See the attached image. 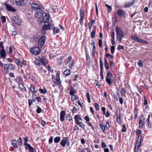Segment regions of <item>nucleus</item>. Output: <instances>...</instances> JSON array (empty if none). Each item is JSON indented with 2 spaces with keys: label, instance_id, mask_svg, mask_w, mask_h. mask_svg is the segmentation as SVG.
Instances as JSON below:
<instances>
[{
  "label": "nucleus",
  "instance_id": "nucleus-1",
  "mask_svg": "<svg viewBox=\"0 0 152 152\" xmlns=\"http://www.w3.org/2000/svg\"><path fill=\"white\" fill-rule=\"evenodd\" d=\"M31 7L32 10L36 11L34 15L35 17L38 16V14H41V12L44 9V6L39 2H33L31 4Z\"/></svg>",
  "mask_w": 152,
  "mask_h": 152
},
{
  "label": "nucleus",
  "instance_id": "nucleus-2",
  "mask_svg": "<svg viewBox=\"0 0 152 152\" xmlns=\"http://www.w3.org/2000/svg\"><path fill=\"white\" fill-rule=\"evenodd\" d=\"M116 31L117 38L119 41L121 42L122 38L124 37V35L122 33V30L119 27L117 26L116 28Z\"/></svg>",
  "mask_w": 152,
  "mask_h": 152
},
{
  "label": "nucleus",
  "instance_id": "nucleus-3",
  "mask_svg": "<svg viewBox=\"0 0 152 152\" xmlns=\"http://www.w3.org/2000/svg\"><path fill=\"white\" fill-rule=\"evenodd\" d=\"M44 10L42 11L41 12V14H39L36 16L35 18L40 19L42 17V19H50V15L48 13L44 12L43 13Z\"/></svg>",
  "mask_w": 152,
  "mask_h": 152
},
{
  "label": "nucleus",
  "instance_id": "nucleus-4",
  "mask_svg": "<svg viewBox=\"0 0 152 152\" xmlns=\"http://www.w3.org/2000/svg\"><path fill=\"white\" fill-rule=\"evenodd\" d=\"M112 77L113 75L111 71L109 70L108 71L106 76V81L109 85L112 84L111 78Z\"/></svg>",
  "mask_w": 152,
  "mask_h": 152
},
{
  "label": "nucleus",
  "instance_id": "nucleus-5",
  "mask_svg": "<svg viewBox=\"0 0 152 152\" xmlns=\"http://www.w3.org/2000/svg\"><path fill=\"white\" fill-rule=\"evenodd\" d=\"M15 68L14 65L11 64H5L4 65V72L6 74L8 69L13 70Z\"/></svg>",
  "mask_w": 152,
  "mask_h": 152
},
{
  "label": "nucleus",
  "instance_id": "nucleus-6",
  "mask_svg": "<svg viewBox=\"0 0 152 152\" xmlns=\"http://www.w3.org/2000/svg\"><path fill=\"white\" fill-rule=\"evenodd\" d=\"M60 144L63 147H64L65 145L69 146L70 145L69 139L67 137H65L61 140Z\"/></svg>",
  "mask_w": 152,
  "mask_h": 152
},
{
  "label": "nucleus",
  "instance_id": "nucleus-7",
  "mask_svg": "<svg viewBox=\"0 0 152 152\" xmlns=\"http://www.w3.org/2000/svg\"><path fill=\"white\" fill-rule=\"evenodd\" d=\"M138 142L136 144L135 146L134 152H137L139 149V147L141 145V142L142 141V137L141 136H138Z\"/></svg>",
  "mask_w": 152,
  "mask_h": 152
},
{
  "label": "nucleus",
  "instance_id": "nucleus-8",
  "mask_svg": "<svg viewBox=\"0 0 152 152\" xmlns=\"http://www.w3.org/2000/svg\"><path fill=\"white\" fill-rule=\"evenodd\" d=\"M30 51L31 53L35 55H37L40 53V50L39 47H35L31 48Z\"/></svg>",
  "mask_w": 152,
  "mask_h": 152
},
{
  "label": "nucleus",
  "instance_id": "nucleus-9",
  "mask_svg": "<svg viewBox=\"0 0 152 152\" xmlns=\"http://www.w3.org/2000/svg\"><path fill=\"white\" fill-rule=\"evenodd\" d=\"M45 41V38L44 36H42L39 39L38 43V45L41 48L44 45Z\"/></svg>",
  "mask_w": 152,
  "mask_h": 152
},
{
  "label": "nucleus",
  "instance_id": "nucleus-10",
  "mask_svg": "<svg viewBox=\"0 0 152 152\" xmlns=\"http://www.w3.org/2000/svg\"><path fill=\"white\" fill-rule=\"evenodd\" d=\"M16 4L18 6H23L26 5V3L23 0H15Z\"/></svg>",
  "mask_w": 152,
  "mask_h": 152
},
{
  "label": "nucleus",
  "instance_id": "nucleus-11",
  "mask_svg": "<svg viewBox=\"0 0 152 152\" xmlns=\"http://www.w3.org/2000/svg\"><path fill=\"white\" fill-rule=\"evenodd\" d=\"M117 13L118 16L122 17H124L125 15V11L122 9H118L117 12Z\"/></svg>",
  "mask_w": 152,
  "mask_h": 152
},
{
  "label": "nucleus",
  "instance_id": "nucleus-12",
  "mask_svg": "<svg viewBox=\"0 0 152 152\" xmlns=\"http://www.w3.org/2000/svg\"><path fill=\"white\" fill-rule=\"evenodd\" d=\"M4 5L5 6L7 10L8 11L15 12L16 10L15 9L12 7V6L8 5L6 3H4Z\"/></svg>",
  "mask_w": 152,
  "mask_h": 152
},
{
  "label": "nucleus",
  "instance_id": "nucleus-13",
  "mask_svg": "<svg viewBox=\"0 0 152 152\" xmlns=\"http://www.w3.org/2000/svg\"><path fill=\"white\" fill-rule=\"evenodd\" d=\"M51 27L50 24L49 23L48 24H45L42 26V31H45L46 30H49Z\"/></svg>",
  "mask_w": 152,
  "mask_h": 152
},
{
  "label": "nucleus",
  "instance_id": "nucleus-14",
  "mask_svg": "<svg viewBox=\"0 0 152 152\" xmlns=\"http://www.w3.org/2000/svg\"><path fill=\"white\" fill-rule=\"evenodd\" d=\"M25 146V149H28L29 152H34V149L29 144H26Z\"/></svg>",
  "mask_w": 152,
  "mask_h": 152
},
{
  "label": "nucleus",
  "instance_id": "nucleus-15",
  "mask_svg": "<svg viewBox=\"0 0 152 152\" xmlns=\"http://www.w3.org/2000/svg\"><path fill=\"white\" fill-rule=\"evenodd\" d=\"M21 21V20H12L11 22L13 24H15L16 25L20 26Z\"/></svg>",
  "mask_w": 152,
  "mask_h": 152
},
{
  "label": "nucleus",
  "instance_id": "nucleus-16",
  "mask_svg": "<svg viewBox=\"0 0 152 152\" xmlns=\"http://www.w3.org/2000/svg\"><path fill=\"white\" fill-rule=\"evenodd\" d=\"M75 123L76 124H78V122H80L79 120L82 121V118L79 115H77L75 116Z\"/></svg>",
  "mask_w": 152,
  "mask_h": 152
},
{
  "label": "nucleus",
  "instance_id": "nucleus-17",
  "mask_svg": "<svg viewBox=\"0 0 152 152\" xmlns=\"http://www.w3.org/2000/svg\"><path fill=\"white\" fill-rule=\"evenodd\" d=\"M66 115V112L64 110L61 111L60 113V119L61 121H63L64 120V116Z\"/></svg>",
  "mask_w": 152,
  "mask_h": 152
},
{
  "label": "nucleus",
  "instance_id": "nucleus-18",
  "mask_svg": "<svg viewBox=\"0 0 152 152\" xmlns=\"http://www.w3.org/2000/svg\"><path fill=\"white\" fill-rule=\"evenodd\" d=\"M0 58H3L5 59V57L6 56L5 52L4 49L1 50L0 51Z\"/></svg>",
  "mask_w": 152,
  "mask_h": 152
},
{
  "label": "nucleus",
  "instance_id": "nucleus-19",
  "mask_svg": "<svg viewBox=\"0 0 152 152\" xmlns=\"http://www.w3.org/2000/svg\"><path fill=\"white\" fill-rule=\"evenodd\" d=\"M84 13L83 9L82 7L80 8V19H83L84 15Z\"/></svg>",
  "mask_w": 152,
  "mask_h": 152
},
{
  "label": "nucleus",
  "instance_id": "nucleus-20",
  "mask_svg": "<svg viewBox=\"0 0 152 152\" xmlns=\"http://www.w3.org/2000/svg\"><path fill=\"white\" fill-rule=\"evenodd\" d=\"M144 124V121L140 119L139 125V127L140 128H142Z\"/></svg>",
  "mask_w": 152,
  "mask_h": 152
},
{
  "label": "nucleus",
  "instance_id": "nucleus-21",
  "mask_svg": "<svg viewBox=\"0 0 152 152\" xmlns=\"http://www.w3.org/2000/svg\"><path fill=\"white\" fill-rule=\"evenodd\" d=\"M116 116L117 118V121L118 122L119 124H121V115L120 114H118L117 113Z\"/></svg>",
  "mask_w": 152,
  "mask_h": 152
},
{
  "label": "nucleus",
  "instance_id": "nucleus-22",
  "mask_svg": "<svg viewBox=\"0 0 152 152\" xmlns=\"http://www.w3.org/2000/svg\"><path fill=\"white\" fill-rule=\"evenodd\" d=\"M19 87L21 91H24L26 92V88L23 86L22 83H20L18 84Z\"/></svg>",
  "mask_w": 152,
  "mask_h": 152
},
{
  "label": "nucleus",
  "instance_id": "nucleus-23",
  "mask_svg": "<svg viewBox=\"0 0 152 152\" xmlns=\"http://www.w3.org/2000/svg\"><path fill=\"white\" fill-rule=\"evenodd\" d=\"M133 5V1L132 2H127L125 3L124 7H125L127 8L131 7Z\"/></svg>",
  "mask_w": 152,
  "mask_h": 152
},
{
  "label": "nucleus",
  "instance_id": "nucleus-24",
  "mask_svg": "<svg viewBox=\"0 0 152 152\" xmlns=\"http://www.w3.org/2000/svg\"><path fill=\"white\" fill-rule=\"evenodd\" d=\"M35 87H34V86L33 84H31V86L30 87V90L32 92H33V93H32V95H33L32 97H33V95L34 94V91H35V92H36V91H35Z\"/></svg>",
  "mask_w": 152,
  "mask_h": 152
},
{
  "label": "nucleus",
  "instance_id": "nucleus-25",
  "mask_svg": "<svg viewBox=\"0 0 152 152\" xmlns=\"http://www.w3.org/2000/svg\"><path fill=\"white\" fill-rule=\"evenodd\" d=\"M150 115H149L148 116V118L146 119V121L147 122V125L149 128H150L151 127V124L150 123Z\"/></svg>",
  "mask_w": 152,
  "mask_h": 152
},
{
  "label": "nucleus",
  "instance_id": "nucleus-26",
  "mask_svg": "<svg viewBox=\"0 0 152 152\" xmlns=\"http://www.w3.org/2000/svg\"><path fill=\"white\" fill-rule=\"evenodd\" d=\"M11 144L12 145L14 148H16L18 147V145L16 143V141L15 140H12Z\"/></svg>",
  "mask_w": 152,
  "mask_h": 152
},
{
  "label": "nucleus",
  "instance_id": "nucleus-27",
  "mask_svg": "<svg viewBox=\"0 0 152 152\" xmlns=\"http://www.w3.org/2000/svg\"><path fill=\"white\" fill-rule=\"evenodd\" d=\"M41 61L42 64L45 66L48 64V61L46 59L42 58L41 59Z\"/></svg>",
  "mask_w": 152,
  "mask_h": 152
},
{
  "label": "nucleus",
  "instance_id": "nucleus-28",
  "mask_svg": "<svg viewBox=\"0 0 152 152\" xmlns=\"http://www.w3.org/2000/svg\"><path fill=\"white\" fill-rule=\"evenodd\" d=\"M64 74L66 76H68L70 74V70L69 69H67L64 72Z\"/></svg>",
  "mask_w": 152,
  "mask_h": 152
},
{
  "label": "nucleus",
  "instance_id": "nucleus-29",
  "mask_svg": "<svg viewBox=\"0 0 152 152\" xmlns=\"http://www.w3.org/2000/svg\"><path fill=\"white\" fill-rule=\"evenodd\" d=\"M104 66L107 70L109 69V66L108 63L107 59L105 58H104Z\"/></svg>",
  "mask_w": 152,
  "mask_h": 152
},
{
  "label": "nucleus",
  "instance_id": "nucleus-30",
  "mask_svg": "<svg viewBox=\"0 0 152 152\" xmlns=\"http://www.w3.org/2000/svg\"><path fill=\"white\" fill-rule=\"evenodd\" d=\"M61 140V137H57L54 139V142L56 143H57L59 142Z\"/></svg>",
  "mask_w": 152,
  "mask_h": 152
},
{
  "label": "nucleus",
  "instance_id": "nucleus-31",
  "mask_svg": "<svg viewBox=\"0 0 152 152\" xmlns=\"http://www.w3.org/2000/svg\"><path fill=\"white\" fill-rule=\"evenodd\" d=\"M77 124L79 125V126L83 129H84L85 128L84 124L82 122H78Z\"/></svg>",
  "mask_w": 152,
  "mask_h": 152
},
{
  "label": "nucleus",
  "instance_id": "nucleus-32",
  "mask_svg": "<svg viewBox=\"0 0 152 152\" xmlns=\"http://www.w3.org/2000/svg\"><path fill=\"white\" fill-rule=\"evenodd\" d=\"M59 29L57 27H54L53 29L54 34H56L59 32Z\"/></svg>",
  "mask_w": 152,
  "mask_h": 152
},
{
  "label": "nucleus",
  "instance_id": "nucleus-33",
  "mask_svg": "<svg viewBox=\"0 0 152 152\" xmlns=\"http://www.w3.org/2000/svg\"><path fill=\"white\" fill-rule=\"evenodd\" d=\"M105 6L107 7L108 12L110 13L111 12L112 10V7L107 4H105Z\"/></svg>",
  "mask_w": 152,
  "mask_h": 152
},
{
  "label": "nucleus",
  "instance_id": "nucleus-34",
  "mask_svg": "<svg viewBox=\"0 0 152 152\" xmlns=\"http://www.w3.org/2000/svg\"><path fill=\"white\" fill-rule=\"evenodd\" d=\"M56 82H54L56 83L57 85H58L59 86L61 85V82L60 80V79L56 78L55 79Z\"/></svg>",
  "mask_w": 152,
  "mask_h": 152
},
{
  "label": "nucleus",
  "instance_id": "nucleus-35",
  "mask_svg": "<svg viewBox=\"0 0 152 152\" xmlns=\"http://www.w3.org/2000/svg\"><path fill=\"white\" fill-rule=\"evenodd\" d=\"M64 57H61L57 59V61L58 63L61 64L63 62Z\"/></svg>",
  "mask_w": 152,
  "mask_h": 152
},
{
  "label": "nucleus",
  "instance_id": "nucleus-36",
  "mask_svg": "<svg viewBox=\"0 0 152 152\" xmlns=\"http://www.w3.org/2000/svg\"><path fill=\"white\" fill-rule=\"evenodd\" d=\"M39 91L41 93L43 94H45L47 92V90L45 88L42 89L41 88H40L39 89Z\"/></svg>",
  "mask_w": 152,
  "mask_h": 152
},
{
  "label": "nucleus",
  "instance_id": "nucleus-37",
  "mask_svg": "<svg viewBox=\"0 0 152 152\" xmlns=\"http://www.w3.org/2000/svg\"><path fill=\"white\" fill-rule=\"evenodd\" d=\"M72 57L70 56H69L67 58L66 60L65 61V64L66 65L69 62L71 61L72 59Z\"/></svg>",
  "mask_w": 152,
  "mask_h": 152
},
{
  "label": "nucleus",
  "instance_id": "nucleus-38",
  "mask_svg": "<svg viewBox=\"0 0 152 152\" xmlns=\"http://www.w3.org/2000/svg\"><path fill=\"white\" fill-rule=\"evenodd\" d=\"M138 65L140 67H142L143 66V62L140 60H139L137 63Z\"/></svg>",
  "mask_w": 152,
  "mask_h": 152
},
{
  "label": "nucleus",
  "instance_id": "nucleus-39",
  "mask_svg": "<svg viewBox=\"0 0 152 152\" xmlns=\"http://www.w3.org/2000/svg\"><path fill=\"white\" fill-rule=\"evenodd\" d=\"M126 93V91H125V89L124 88H122L121 90V95L124 96V94Z\"/></svg>",
  "mask_w": 152,
  "mask_h": 152
},
{
  "label": "nucleus",
  "instance_id": "nucleus-40",
  "mask_svg": "<svg viewBox=\"0 0 152 152\" xmlns=\"http://www.w3.org/2000/svg\"><path fill=\"white\" fill-rule=\"evenodd\" d=\"M23 140H24L23 144L25 146H26V144H28L27 143V142L28 141V137H26L25 138L23 139Z\"/></svg>",
  "mask_w": 152,
  "mask_h": 152
},
{
  "label": "nucleus",
  "instance_id": "nucleus-41",
  "mask_svg": "<svg viewBox=\"0 0 152 152\" xmlns=\"http://www.w3.org/2000/svg\"><path fill=\"white\" fill-rule=\"evenodd\" d=\"M95 30L94 29H93V31L91 33V37L92 38H93L95 36Z\"/></svg>",
  "mask_w": 152,
  "mask_h": 152
},
{
  "label": "nucleus",
  "instance_id": "nucleus-42",
  "mask_svg": "<svg viewBox=\"0 0 152 152\" xmlns=\"http://www.w3.org/2000/svg\"><path fill=\"white\" fill-rule=\"evenodd\" d=\"M16 79L19 80V82L20 83H22L23 82L22 78L20 76H17L16 78Z\"/></svg>",
  "mask_w": 152,
  "mask_h": 152
},
{
  "label": "nucleus",
  "instance_id": "nucleus-43",
  "mask_svg": "<svg viewBox=\"0 0 152 152\" xmlns=\"http://www.w3.org/2000/svg\"><path fill=\"white\" fill-rule=\"evenodd\" d=\"M100 126L102 129L103 132H104L105 131V126L103 124H100Z\"/></svg>",
  "mask_w": 152,
  "mask_h": 152
},
{
  "label": "nucleus",
  "instance_id": "nucleus-44",
  "mask_svg": "<svg viewBox=\"0 0 152 152\" xmlns=\"http://www.w3.org/2000/svg\"><path fill=\"white\" fill-rule=\"evenodd\" d=\"M138 109H137L136 108H135V109H134L135 112L134 113V117H135V118H136L137 117V113H138Z\"/></svg>",
  "mask_w": 152,
  "mask_h": 152
},
{
  "label": "nucleus",
  "instance_id": "nucleus-45",
  "mask_svg": "<svg viewBox=\"0 0 152 152\" xmlns=\"http://www.w3.org/2000/svg\"><path fill=\"white\" fill-rule=\"evenodd\" d=\"M134 39L140 42L141 41V39L139 38L138 37H136L135 36H134Z\"/></svg>",
  "mask_w": 152,
  "mask_h": 152
},
{
  "label": "nucleus",
  "instance_id": "nucleus-46",
  "mask_svg": "<svg viewBox=\"0 0 152 152\" xmlns=\"http://www.w3.org/2000/svg\"><path fill=\"white\" fill-rule=\"evenodd\" d=\"M78 99V97L76 96V95H74L72 96V101H74L77 100Z\"/></svg>",
  "mask_w": 152,
  "mask_h": 152
},
{
  "label": "nucleus",
  "instance_id": "nucleus-47",
  "mask_svg": "<svg viewBox=\"0 0 152 152\" xmlns=\"http://www.w3.org/2000/svg\"><path fill=\"white\" fill-rule=\"evenodd\" d=\"M76 91L75 90H71L70 92V94L72 95H74V94L76 93Z\"/></svg>",
  "mask_w": 152,
  "mask_h": 152
},
{
  "label": "nucleus",
  "instance_id": "nucleus-48",
  "mask_svg": "<svg viewBox=\"0 0 152 152\" xmlns=\"http://www.w3.org/2000/svg\"><path fill=\"white\" fill-rule=\"evenodd\" d=\"M66 118L67 120L70 121L72 119V118L70 114L67 115L66 116Z\"/></svg>",
  "mask_w": 152,
  "mask_h": 152
},
{
  "label": "nucleus",
  "instance_id": "nucleus-49",
  "mask_svg": "<svg viewBox=\"0 0 152 152\" xmlns=\"http://www.w3.org/2000/svg\"><path fill=\"white\" fill-rule=\"evenodd\" d=\"M94 107L96 110H98L99 109V106L98 104L96 103L94 104Z\"/></svg>",
  "mask_w": 152,
  "mask_h": 152
},
{
  "label": "nucleus",
  "instance_id": "nucleus-50",
  "mask_svg": "<svg viewBox=\"0 0 152 152\" xmlns=\"http://www.w3.org/2000/svg\"><path fill=\"white\" fill-rule=\"evenodd\" d=\"M86 96L89 103H90L91 102V101L89 94L88 93H87Z\"/></svg>",
  "mask_w": 152,
  "mask_h": 152
},
{
  "label": "nucleus",
  "instance_id": "nucleus-51",
  "mask_svg": "<svg viewBox=\"0 0 152 152\" xmlns=\"http://www.w3.org/2000/svg\"><path fill=\"white\" fill-rule=\"evenodd\" d=\"M117 96H118V97H117V96H114V98L116 101H118V98H120V95L118 92L117 93Z\"/></svg>",
  "mask_w": 152,
  "mask_h": 152
},
{
  "label": "nucleus",
  "instance_id": "nucleus-52",
  "mask_svg": "<svg viewBox=\"0 0 152 152\" xmlns=\"http://www.w3.org/2000/svg\"><path fill=\"white\" fill-rule=\"evenodd\" d=\"M34 63L35 64L37 65L38 66L40 65V61L38 60H36L34 61Z\"/></svg>",
  "mask_w": 152,
  "mask_h": 152
},
{
  "label": "nucleus",
  "instance_id": "nucleus-53",
  "mask_svg": "<svg viewBox=\"0 0 152 152\" xmlns=\"http://www.w3.org/2000/svg\"><path fill=\"white\" fill-rule=\"evenodd\" d=\"M122 132H125L126 131V128L125 125L124 124L123 126V129L121 130Z\"/></svg>",
  "mask_w": 152,
  "mask_h": 152
},
{
  "label": "nucleus",
  "instance_id": "nucleus-54",
  "mask_svg": "<svg viewBox=\"0 0 152 152\" xmlns=\"http://www.w3.org/2000/svg\"><path fill=\"white\" fill-rule=\"evenodd\" d=\"M115 50V47L113 46L111 47V52L112 54H113L114 53Z\"/></svg>",
  "mask_w": 152,
  "mask_h": 152
},
{
  "label": "nucleus",
  "instance_id": "nucleus-55",
  "mask_svg": "<svg viewBox=\"0 0 152 152\" xmlns=\"http://www.w3.org/2000/svg\"><path fill=\"white\" fill-rule=\"evenodd\" d=\"M101 146L102 148H104L106 147L107 145L105 144V143L103 142H102Z\"/></svg>",
  "mask_w": 152,
  "mask_h": 152
},
{
  "label": "nucleus",
  "instance_id": "nucleus-56",
  "mask_svg": "<svg viewBox=\"0 0 152 152\" xmlns=\"http://www.w3.org/2000/svg\"><path fill=\"white\" fill-rule=\"evenodd\" d=\"M36 112L38 113H40L41 112V109L40 107H38Z\"/></svg>",
  "mask_w": 152,
  "mask_h": 152
},
{
  "label": "nucleus",
  "instance_id": "nucleus-57",
  "mask_svg": "<svg viewBox=\"0 0 152 152\" xmlns=\"http://www.w3.org/2000/svg\"><path fill=\"white\" fill-rule=\"evenodd\" d=\"M102 41L101 39H99V47H101L102 46Z\"/></svg>",
  "mask_w": 152,
  "mask_h": 152
},
{
  "label": "nucleus",
  "instance_id": "nucleus-58",
  "mask_svg": "<svg viewBox=\"0 0 152 152\" xmlns=\"http://www.w3.org/2000/svg\"><path fill=\"white\" fill-rule=\"evenodd\" d=\"M18 144L19 145L21 146L22 145V142L21 141V138H19L18 140Z\"/></svg>",
  "mask_w": 152,
  "mask_h": 152
},
{
  "label": "nucleus",
  "instance_id": "nucleus-59",
  "mask_svg": "<svg viewBox=\"0 0 152 152\" xmlns=\"http://www.w3.org/2000/svg\"><path fill=\"white\" fill-rule=\"evenodd\" d=\"M136 86L139 92L140 93H141L142 92V91L141 89L137 85H136Z\"/></svg>",
  "mask_w": 152,
  "mask_h": 152
},
{
  "label": "nucleus",
  "instance_id": "nucleus-60",
  "mask_svg": "<svg viewBox=\"0 0 152 152\" xmlns=\"http://www.w3.org/2000/svg\"><path fill=\"white\" fill-rule=\"evenodd\" d=\"M106 128H107L108 129H109L110 127V125L109 124V121H106Z\"/></svg>",
  "mask_w": 152,
  "mask_h": 152
},
{
  "label": "nucleus",
  "instance_id": "nucleus-61",
  "mask_svg": "<svg viewBox=\"0 0 152 152\" xmlns=\"http://www.w3.org/2000/svg\"><path fill=\"white\" fill-rule=\"evenodd\" d=\"M53 137L52 136H51L50 138L49 139V144H50L53 141Z\"/></svg>",
  "mask_w": 152,
  "mask_h": 152
},
{
  "label": "nucleus",
  "instance_id": "nucleus-62",
  "mask_svg": "<svg viewBox=\"0 0 152 152\" xmlns=\"http://www.w3.org/2000/svg\"><path fill=\"white\" fill-rule=\"evenodd\" d=\"M77 108L75 107H74L72 110V112L73 113H76L77 112Z\"/></svg>",
  "mask_w": 152,
  "mask_h": 152
},
{
  "label": "nucleus",
  "instance_id": "nucleus-63",
  "mask_svg": "<svg viewBox=\"0 0 152 152\" xmlns=\"http://www.w3.org/2000/svg\"><path fill=\"white\" fill-rule=\"evenodd\" d=\"M74 62L72 61L70 64H69V66L71 69H72L73 67Z\"/></svg>",
  "mask_w": 152,
  "mask_h": 152
},
{
  "label": "nucleus",
  "instance_id": "nucleus-64",
  "mask_svg": "<svg viewBox=\"0 0 152 152\" xmlns=\"http://www.w3.org/2000/svg\"><path fill=\"white\" fill-rule=\"evenodd\" d=\"M148 6L149 7H151L152 8V1H150L148 4Z\"/></svg>",
  "mask_w": 152,
  "mask_h": 152
}]
</instances>
